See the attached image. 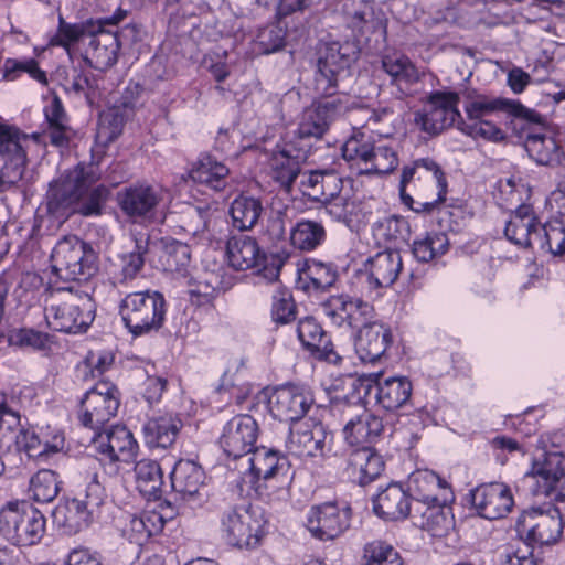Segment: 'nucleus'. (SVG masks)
I'll use <instances>...</instances> for the list:
<instances>
[{"label": "nucleus", "instance_id": "obj_44", "mask_svg": "<svg viewBox=\"0 0 565 565\" xmlns=\"http://www.w3.org/2000/svg\"><path fill=\"white\" fill-rule=\"evenodd\" d=\"M433 503L422 507H414V520L419 522V526L428 531L433 536L443 537L452 526V519L444 509L443 504Z\"/></svg>", "mask_w": 565, "mask_h": 565}, {"label": "nucleus", "instance_id": "obj_58", "mask_svg": "<svg viewBox=\"0 0 565 565\" xmlns=\"http://www.w3.org/2000/svg\"><path fill=\"white\" fill-rule=\"evenodd\" d=\"M15 444L30 458L42 459L51 452H58L57 446H50L47 443L43 444L33 430L21 429L15 436Z\"/></svg>", "mask_w": 565, "mask_h": 565}, {"label": "nucleus", "instance_id": "obj_29", "mask_svg": "<svg viewBox=\"0 0 565 565\" xmlns=\"http://www.w3.org/2000/svg\"><path fill=\"white\" fill-rule=\"evenodd\" d=\"M391 343V329L380 321H373L358 331L354 348L362 362L374 363L384 355Z\"/></svg>", "mask_w": 565, "mask_h": 565}, {"label": "nucleus", "instance_id": "obj_46", "mask_svg": "<svg viewBox=\"0 0 565 565\" xmlns=\"http://www.w3.org/2000/svg\"><path fill=\"white\" fill-rule=\"evenodd\" d=\"M138 490L143 497L157 499L163 487V472L160 465L151 459H142L135 466Z\"/></svg>", "mask_w": 565, "mask_h": 565}, {"label": "nucleus", "instance_id": "obj_41", "mask_svg": "<svg viewBox=\"0 0 565 565\" xmlns=\"http://www.w3.org/2000/svg\"><path fill=\"white\" fill-rule=\"evenodd\" d=\"M335 279L337 273L330 265L312 260L298 270L297 287L306 292H319L331 287Z\"/></svg>", "mask_w": 565, "mask_h": 565}, {"label": "nucleus", "instance_id": "obj_43", "mask_svg": "<svg viewBox=\"0 0 565 565\" xmlns=\"http://www.w3.org/2000/svg\"><path fill=\"white\" fill-rule=\"evenodd\" d=\"M264 213V206L260 199L239 194L230 206V215L233 226L239 231H250L258 223Z\"/></svg>", "mask_w": 565, "mask_h": 565}, {"label": "nucleus", "instance_id": "obj_1", "mask_svg": "<svg viewBox=\"0 0 565 565\" xmlns=\"http://www.w3.org/2000/svg\"><path fill=\"white\" fill-rule=\"evenodd\" d=\"M355 51L349 43H327L319 51L315 73V89L329 98L315 102L305 108L298 121L297 135L301 139H319L329 130L332 122L348 110V97L338 94L340 84L350 75V66L355 61Z\"/></svg>", "mask_w": 565, "mask_h": 565}, {"label": "nucleus", "instance_id": "obj_55", "mask_svg": "<svg viewBox=\"0 0 565 565\" xmlns=\"http://www.w3.org/2000/svg\"><path fill=\"white\" fill-rule=\"evenodd\" d=\"M536 245L547 249L553 255L565 254V224L563 221L553 220L545 225H540V234Z\"/></svg>", "mask_w": 565, "mask_h": 565}, {"label": "nucleus", "instance_id": "obj_14", "mask_svg": "<svg viewBox=\"0 0 565 565\" xmlns=\"http://www.w3.org/2000/svg\"><path fill=\"white\" fill-rule=\"evenodd\" d=\"M333 436L321 423L303 420L291 424L286 447L300 458H323L331 451Z\"/></svg>", "mask_w": 565, "mask_h": 565}, {"label": "nucleus", "instance_id": "obj_63", "mask_svg": "<svg viewBox=\"0 0 565 565\" xmlns=\"http://www.w3.org/2000/svg\"><path fill=\"white\" fill-rule=\"evenodd\" d=\"M21 138L22 135L19 129L0 125V160L18 154L25 156L21 146Z\"/></svg>", "mask_w": 565, "mask_h": 565}, {"label": "nucleus", "instance_id": "obj_8", "mask_svg": "<svg viewBox=\"0 0 565 565\" xmlns=\"http://www.w3.org/2000/svg\"><path fill=\"white\" fill-rule=\"evenodd\" d=\"M44 533V515L28 501H11L1 508L0 535L11 544H38Z\"/></svg>", "mask_w": 565, "mask_h": 565}, {"label": "nucleus", "instance_id": "obj_19", "mask_svg": "<svg viewBox=\"0 0 565 565\" xmlns=\"http://www.w3.org/2000/svg\"><path fill=\"white\" fill-rule=\"evenodd\" d=\"M257 436L256 420L250 415L242 414L227 422L220 438V445L227 457L243 460L254 449Z\"/></svg>", "mask_w": 565, "mask_h": 565}, {"label": "nucleus", "instance_id": "obj_60", "mask_svg": "<svg viewBox=\"0 0 565 565\" xmlns=\"http://www.w3.org/2000/svg\"><path fill=\"white\" fill-rule=\"evenodd\" d=\"M212 209L204 206H189L183 212V228L189 234L199 235L209 228Z\"/></svg>", "mask_w": 565, "mask_h": 565}, {"label": "nucleus", "instance_id": "obj_10", "mask_svg": "<svg viewBox=\"0 0 565 565\" xmlns=\"http://www.w3.org/2000/svg\"><path fill=\"white\" fill-rule=\"evenodd\" d=\"M343 158L356 164L363 174H386L398 166L395 149L383 142H374L363 134L349 138L342 147Z\"/></svg>", "mask_w": 565, "mask_h": 565}, {"label": "nucleus", "instance_id": "obj_51", "mask_svg": "<svg viewBox=\"0 0 565 565\" xmlns=\"http://www.w3.org/2000/svg\"><path fill=\"white\" fill-rule=\"evenodd\" d=\"M122 105L125 108L132 107L128 102L122 103L121 98L119 105L100 114L97 129V138L100 141L111 142L121 134L127 117L126 114L122 113Z\"/></svg>", "mask_w": 565, "mask_h": 565}, {"label": "nucleus", "instance_id": "obj_61", "mask_svg": "<svg viewBox=\"0 0 565 565\" xmlns=\"http://www.w3.org/2000/svg\"><path fill=\"white\" fill-rule=\"evenodd\" d=\"M271 317L280 324H286L296 318V305L287 289L279 288L273 296Z\"/></svg>", "mask_w": 565, "mask_h": 565}, {"label": "nucleus", "instance_id": "obj_4", "mask_svg": "<svg viewBox=\"0 0 565 565\" xmlns=\"http://www.w3.org/2000/svg\"><path fill=\"white\" fill-rule=\"evenodd\" d=\"M93 298L73 287L53 289L45 299L44 318L50 329L66 333L85 332L95 319Z\"/></svg>", "mask_w": 565, "mask_h": 565}, {"label": "nucleus", "instance_id": "obj_35", "mask_svg": "<svg viewBox=\"0 0 565 565\" xmlns=\"http://www.w3.org/2000/svg\"><path fill=\"white\" fill-rule=\"evenodd\" d=\"M92 514L82 499L74 498L58 504L52 512V519L64 534L73 535L89 525Z\"/></svg>", "mask_w": 565, "mask_h": 565}, {"label": "nucleus", "instance_id": "obj_49", "mask_svg": "<svg viewBox=\"0 0 565 565\" xmlns=\"http://www.w3.org/2000/svg\"><path fill=\"white\" fill-rule=\"evenodd\" d=\"M300 161L286 150L276 152L270 159L273 179L286 191H290L294 182L300 173Z\"/></svg>", "mask_w": 565, "mask_h": 565}, {"label": "nucleus", "instance_id": "obj_36", "mask_svg": "<svg viewBox=\"0 0 565 565\" xmlns=\"http://www.w3.org/2000/svg\"><path fill=\"white\" fill-rule=\"evenodd\" d=\"M181 428V419L172 414L153 416L143 425L145 443L150 448H168L174 444Z\"/></svg>", "mask_w": 565, "mask_h": 565}, {"label": "nucleus", "instance_id": "obj_30", "mask_svg": "<svg viewBox=\"0 0 565 565\" xmlns=\"http://www.w3.org/2000/svg\"><path fill=\"white\" fill-rule=\"evenodd\" d=\"M384 469L383 456L371 446L358 447L349 455L347 473L353 482L360 486L373 482Z\"/></svg>", "mask_w": 565, "mask_h": 565}, {"label": "nucleus", "instance_id": "obj_18", "mask_svg": "<svg viewBox=\"0 0 565 565\" xmlns=\"http://www.w3.org/2000/svg\"><path fill=\"white\" fill-rule=\"evenodd\" d=\"M351 510L333 502L313 505L307 515V529L321 541H331L343 534L350 526Z\"/></svg>", "mask_w": 565, "mask_h": 565}, {"label": "nucleus", "instance_id": "obj_32", "mask_svg": "<svg viewBox=\"0 0 565 565\" xmlns=\"http://www.w3.org/2000/svg\"><path fill=\"white\" fill-rule=\"evenodd\" d=\"M403 267L398 252L387 249L371 257L366 265L367 282L372 288H386L397 279Z\"/></svg>", "mask_w": 565, "mask_h": 565}, {"label": "nucleus", "instance_id": "obj_57", "mask_svg": "<svg viewBox=\"0 0 565 565\" xmlns=\"http://www.w3.org/2000/svg\"><path fill=\"white\" fill-rule=\"evenodd\" d=\"M326 214L332 220L348 226L354 221L358 212V204L349 196L338 194L322 203Z\"/></svg>", "mask_w": 565, "mask_h": 565}, {"label": "nucleus", "instance_id": "obj_5", "mask_svg": "<svg viewBox=\"0 0 565 565\" xmlns=\"http://www.w3.org/2000/svg\"><path fill=\"white\" fill-rule=\"evenodd\" d=\"M93 248L75 235L58 239L51 254V268L57 280L87 281L98 271Z\"/></svg>", "mask_w": 565, "mask_h": 565}, {"label": "nucleus", "instance_id": "obj_48", "mask_svg": "<svg viewBox=\"0 0 565 565\" xmlns=\"http://www.w3.org/2000/svg\"><path fill=\"white\" fill-rule=\"evenodd\" d=\"M448 247L449 241L446 234L429 232L413 242L412 253L418 262L428 263L444 255Z\"/></svg>", "mask_w": 565, "mask_h": 565}, {"label": "nucleus", "instance_id": "obj_21", "mask_svg": "<svg viewBox=\"0 0 565 565\" xmlns=\"http://www.w3.org/2000/svg\"><path fill=\"white\" fill-rule=\"evenodd\" d=\"M382 373H372L363 380L365 397L374 398L383 409L395 411L411 398L412 383L406 377H390L380 382Z\"/></svg>", "mask_w": 565, "mask_h": 565}, {"label": "nucleus", "instance_id": "obj_11", "mask_svg": "<svg viewBox=\"0 0 565 565\" xmlns=\"http://www.w3.org/2000/svg\"><path fill=\"white\" fill-rule=\"evenodd\" d=\"M119 405L117 386L108 381H99L85 393L79 420L83 426L96 431L116 416Z\"/></svg>", "mask_w": 565, "mask_h": 565}, {"label": "nucleus", "instance_id": "obj_20", "mask_svg": "<svg viewBox=\"0 0 565 565\" xmlns=\"http://www.w3.org/2000/svg\"><path fill=\"white\" fill-rule=\"evenodd\" d=\"M313 404V396L298 385H284L276 388L268 399L269 411L279 420L300 422Z\"/></svg>", "mask_w": 565, "mask_h": 565}, {"label": "nucleus", "instance_id": "obj_62", "mask_svg": "<svg viewBox=\"0 0 565 565\" xmlns=\"http://www.w3.org/2000/svg\"><path fill=\"white\" fill-rule=\"evenodd\" d=\"M286 32L278 24H269L258 31L256 43L264 54L281 50L285 45Z\"/></svg>", "mask_w": 565, "mask_h": 565}, {"label": "nucleus", "instance_id": "obj_17", "mask_svg": "<svg viewBox=\"0 0 565 565\" xmlns=\"http://www.w3.org/2000/svg\"><path fill=\"white\" fill-rule=\"evenodd\" d=\"M161 201L162 191L148 183L130 184L117 193L118 206L135 223L152 220Z\"/></svg>", "mask_w": 565, "mask_h": 565}, {"label": "nucleus", "instance_id": "obj_13", "mask_svg": "<svg viewBox=\"0 0 565 565\" xmlns=\"http://www.w3.org/2000/svg\"><path fill=\"white\" fill-rule=\"evenodd\" d=\"M518 529L530 542L551 545L562 536L563 519L559 510L552 504L532 508L519 518Z\"/></svg>", "mask_w": 565, "mask_h": 565}, {"label": "nucleus", "instance_id": "obj_59", "mask_svg": "<svg viewBox=\"0 0 565 565\" xmlns=\"http://www.w3.org/2000/svg\"><path fill=\"white\" fill-rule=\"evenodd\" d=\"M353 298L348 295L331 296L321 303L322 313L330 319V321L338 326H347L349 318V305L352 303Z\"/></svg>", "mask_w": 565, "mask_h": 565}, {"label": "nucleus", "instance_id": "obj_42", "mask_svg": "<svg viewBox=\"0 0 565 565\" xmlns=\"http://www.w3.org/2000/svg\"><path fill=\"white\" fill-rule=\"evenodd\" d=\"M381 68L390 76L393 85L408 87L420 78L415 64L406 55L398 52L383 54Z\"/></svg>", "mask_w": 565, "mask_h": 565}, {"label": "nucleus", "instance_id": "obj_38", "mask_svg": "<svg viewBox=\"0 0 565 565\" xmlns=\"http://www.w3.org/2000/svg\"><path fill=\"white\" fill-rule=\"evenodd\" d=\"M190 178L213 191H222L227 186L230 169L215 157L202 154L189 172Z\"/></svg>", "mask_w": 565, "mask_h": 565}, {"label": "nucleus", "instance_id": "obj_52", "mask_svg": "<svg viewBox=\"0 0 565 565\" xmlns=\"http://www.w3.org/2000/svg\"><path fill=\"white\" fill-rule=\"evenodd\" d=\"M61 483L62 481L55 471L41 469L31 478L29 491L34 501L51 502L57 497Z\"/></svg>", "mask_w": 565, "mask_h": 565}, {"label": "nucleus", "instance_id": "obj_24", "mask_svg": "<svg viewBox=\"0 0 565 565\" xmlns=\"http://www.w3.org/2000/svg\"><path fill=\"white\" fill-rule=\"evenodd\" d=\"M465 109L470 119L481 120L483 117L500 110L529 124L540 125L543 122V118L537 111L525 107L518 100L507 98H490L480 95L468 102Z\"/></svg>", "mask_w": 565, "mask_h": 565}, {"label": "nucleus", "instance_id": "obj_22", "mask_svg": "<svg viewBox=\"0 0 565 565\" xmlns=\"http://www.w3.org/2000/svg\"><path fill=\"white\" fill-rule=\"evenodd\" d=\"M205 480L203 468L192 460H179L170 473L172 490L181 500L198 505L207 497Z\"/></svg>", "mask_w": 565, "mask_h": 565}, {"label": "nucleus", "instance_id": "obj_47", "mask_svg": "<svg viewBox=\"0 0 565 565\" xmlns=\"http://www.w3.org/2000/svg\"><path fill=\"white\" fill-rule=\"evenodd\" d=\"M93 22L87 23H67L62 17H60V24L57 33L51 40L52 45L64 47L68 53L71 49L79 43L86 46L88 39L95 29Z\"/></svg>", "mask_w": 565, "mask_h": 565}, {"label": "nucleus", "instance_id": "obj_27", "mask_svg": "<svg viewBox=\"0 0 565 565\" xmlns=\"http://www.w3.org/2000/svg\"><path fill=\"white\" fill-rule=\"evenodd\" d=\"M373 511L386 521L413 519L414 503L406 490L397 483H391L374 497Z\"/></svg>", "mask_w": 565, "mask_h": 565}, {"label": "nucleus", "instance_id": "obj_31", "mask_svg": "<svg viewBox=\"0 0 565 565\" xmlns=\"http://www.w3.org/2000/svg\"><path fill=\"white\" fill-rule=\"evenodd\" d=\"M297 335L302 347L315 358L330 363H337L340 360L333 350L330 337L315 318L306 317L299 320Z\"/></svg>", "mask_w": 565, "mask_h": 565}, {"label": "nucleus", "instance_id": "obj_33", "mask_svg": "<svg viewBox=\"0 0 565 565\" xmlns=\"http://www.w3.org/2000/svg\"><path fill=\"white\" fill-rule=\"evenodd\" d=\"M540 223L533 215L530 205H520L508 221L504 235L513 244L520 247H530L537 243Z\"/></svg>", "mask_w": 565, "mask_h": 565}, {"label": "nucleus", "instance_id": "obj_12", "mask_svg": "<svg viewBox=\"0 0 565 565\" xmlns=\"http://www.w3.org/2000/svg\"><path fill=\"white\" fill-rule=\"evenodd\" d=\"M535 495L555 494L565 500V451H548L536 458L524 477Z\"/></svg>", "mask_w": 565, "mask_h": 565}, {"label": "nucleus", "instance_id": "obj_40", "mask_svg": "<svg viewBox=\"0 0 565 565\" xmlns=\"http://www.w3.org/2000/svg\"><path fill=\"white\" fill-rule=\"evenodd\" d=\"M529 156L541 166H557L562 163L564 152L551 134H530L524 140Z\"/></svg>", "mask_w": 565, "mask_h": 565}, {"label": "nucleus", "instance_id": "obj_6", "mask_svg": "<svg viewBox=\"0 0 565 565\" xmlns=\"http://www.w3.org/2000/svg\"><path fill=\"white\" fill-rule=\"evenodd\" d=\"M242 466L248 470L244 481L259 494L269 497L275 492L285 491L290 482V462L276 450L255 448L243 459Z\"/></svg>", "mask_w": 565, "mask_h": 565}, {"label": "nucleus", "instance_id": "obj_7", "mask_svg": "<svg viewBox=\"0 0 565 565\" xmlns=\"http://www.w3.org/2000/svg\"><path fill=\"white\" fill-rule=\"evenodd\" d=\"M167 302L163 295L154 290L127 294L120 301L119 315L125 327L140 337L162 328Z\"/></svg>", "mask_w": 565, "mask_h": 565}, {"label": "nucleus", "instance_id": "obj_53", "mask_svg": "<svg viewBox=\"0 0 565 565\" xmlns=\"http://www.w3.org/2000/svg\"><path fill=\"white\" fill-rule=\"evenodd\" d=\"M361 565H404L396 548L382 540L366 543L362 551Z\"/></svg>", "mask_w": 565, "mask_h": 565}, {"label": "nucleus", "instance_id": "obj_28", "mask_svg": "<svg viewBox=\"0 0 565 565\" xmlns=\"http://www.w3.org/2000/svg\"><path fill=\"white\" fill-rule=\"evenodd\" d=\"M447 482L431 470H416L408 477L407 492L414 507L446 502Z\"/></svg>", "mask_w": 565, "mask_h": 565}, {"label": "nucleus", "instance_id": "obj_25", "mask_svg": "<svg viewBox=\"0 0 565 565\" xmlns=\"http://www.w3.org/2000/svg\"><path fill=\"white\" fill-rule=\"evenodd\" d=\"M95 448L110 462H130L137 456L138 444L128 428L113 426L110 429L97 434Z\"/></svg>", "mask_w": 565, "mask_h": 565}, {"label": "nucleus", "instance_id": "obj_50", "mask_svg": "<svg viewBox=\"0 0 565 565\" xmlns=\"http://www.w3.org/2000/svg\"><path fill=\"white\" fill-rule=\"evenodd\" d=\"M135 250L124 254L120 258V281L135 279L143 268L145 255L149 252L150 237L148 234L134 235Z\"/></svg>", "mask_w": 565, "mask_h": 565}, {"label": "nucleus", "instance_id": "obj_37", "mask_svg": "<svg viewBox=\"0 0 565 565\" xmlns=\"http://www.w3.org/2000/svg\"><path fill=\"white\" fill-rule=\"evenodd\" d=\"M159 252V264L164 271L185 277L191 267V249L185 243L170 237L161 238L154 243Z\"/></svg>", "mask_w": 565, "mask_h": 565}, {"label": "nucleus", "instance_id": "obj_45", "mask_svg": "<svg viewBox=\"0 0 565 565\" xmlns=\"http://www.w3.org/2000/svg\"><path fill=\"white\" fill-rule=\"evenodd\" d=\"M324 226L317 221L300 220L290 227L289 239L291 245L302 252H311L326 239Z\"/></svg>", "mask_w": 565, "mask_h": 565}, {"label": "nucleus", "instance_id": "obj_54", "mask_svg": "<svg viewBox=\"0 0 565 565\" xmlns=\"http://www.w3.org/2000/svg\"><path fill=\"white\" fill-rule=\"evenodd\" d=\"M342 10L350 26L359 33L374 28V9L370 0H344Z\"/></svg>", "mask_w": 565, "mask_h": 565}, {"label": "nucleus", "instance_id": "obj_64", "mask_svg": "<svg viewBox=\"0 0 565 565\" xmlns=\"http://www.w3.org/2000/svg\"><path fill=\"white\" fill-rule=\"evenodd\" d=\"M374 318V309L369 303L361 299L353 298L352 303L349 305V318L347 326L351 329H360L365 326H370L373 323Z\"/></svg>", "mask_w": 565, "mask_h": 565}, {"label": "nucleus", "instance_id": "obj_34", "mask_svg": "<svg viewBox=\"0 0 565 565\" xmlns=\"http://www.w3.org/2000/svg\"><path fill=\"white\" fill-rule=\"evenodd\" d=\"M342 179L333 170H315L302 175L301 191L311 201L326 202L342 191Z\"/></svg>", "mask_w": 565, "mask_h": 565}, {"label": "nucleus", "instance_id": "obj_3", "mask_svg": "<svg viewBox=\"0 0 565 565\" xmlns=\"http://www.w3.org/2000/svg\"><path fill=\"white\" fill-rule=\"evenodd\" d=\"M447 181L438 164L430 159H420L403 169L399 194L403 203L412 210L431 211L445 200Z\"/></svg>", "mask_w": 565, "mask_h": 565}, {"label": "nucleus", "instance_id": "obj_23", "mask_svg": "<svg viewBox=\"0 0 565 565\" xmlns=\"http://www.w3.org/2000/svg\"><path fill=\"white\" fill-rule=\"evenodd\" d=\"M471 501L479 515L488 520L504 518L514 504L510 488L502 482L478 486L471 491Z\"/></svg>", "mask_w": 565, "mask_h": 565}, {"label": "nucleus", "instance_id": "obj_16", "mask_svg": "<svg viewBox=\"0 0 565 565\" xmlns=\"http://www.w3.org/2000/svg\"><path fill=\"white\" fill-rule=\"evenodd\" d=\"M458 103L459 95L455 92H435L429 95L423 111L415 115V122L422 130L437 135L460 118Z\"/></svg>", "mask_w": 565, "mask_h": 565}, {"label": "nucleus", "instance_id": "obj_2", "mask_svg": "<svg viewBox=\"0 0 565 565\" xmlns=\"http://www.w3.org/2000/svg\"><path fill=\"white\" fill-rule=\"evenodd\" d=\"M100 177V170L94 162L79 163L65 171L50 183L46 193L47 212L55 217L75 213L85 217L100 215L110 194L109 188L104 184L90 189Z\"/></svg>", "mask_w": 565, "mask_h": 565}, {"label": "nucleus", "instance_id": "obj_9", "mask_svg": "<svg viewBox=\"0 0 565 565\" xmlns=\"http://www.w3.org/2000/svg\"><path fill=\"white\" fill-rule=\"evenodd\" d=\"M226 252L230 265L237 270L259 267L258 277L268 282L278 281L286 257L281 254L265 255L256 238L239 234L227 241Z\"/></svg>", "mask_w": 565, "mask_h": 565}, {"label": "nucleus", "instance_id": "obj_56", "mask_svg": "<svg viewBox=\"0 0 565 565\" xmlns=\"http://www.w3.org/2000/svg\"><path fill=\"white\" fill-rule=\"evenodd\" d=\"M375 235L387 243L406 242L411 235V226L406 218L397 215L377 222Z\"/></svg>", "mask_w": 565, "mask_h": 565}, {"label": "nucleus", "instance_id": "obj_39", "mask_svg": "<svg viewBox=\"0 0 565 565\" xmlns=\"http://www.w3.org/2000/svg\"><path fill=\"white\" fill-rule=\"evenodd\" d=\"M383 430V419L364 412L344 426L343 434L348 444L358 448L374 443Z\"/></svg>", "mask_w": 565, "mask_h": 565}, {"label": "nucleus", "instance_id": "obj_15", "mask_svg": "<svg viewBox=\"0 0 565 565\" xmlns=\"http://www.w3.org/2000/svg\"><path fill=\"white\" fill-rule=\"evenodd\" d=\"M263 522L246 508H232L222 514L221 532L223 539L238 548H254L263 535Z\"/></svg>", "mask_w": 565, "mask_h": 565}, {"label": "nucleus", "instance_id": "obj_26", "mask_svg": "<svg viewBox=\"0 0 565 565\" xmlns=\"http://www.w3.org/2000/svg\"><path fill=\"white\" fill-rule=\"evenodd\" d=\"M119 49L120 41L118 34L104 30L102 23H99L93 30L83 55L89 66L104 71L117 62Z\"/></svg>", "mask_w": 565, "mask_h": 565}]
</instances>
